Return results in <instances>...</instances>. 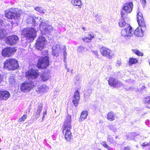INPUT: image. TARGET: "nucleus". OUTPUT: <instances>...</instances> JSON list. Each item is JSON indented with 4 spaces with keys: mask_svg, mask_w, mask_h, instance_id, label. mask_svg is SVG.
Segmentation results:
<instances>
[{
    "mask_svg": "<svg viewBox=\"0 0 150 150\" xmlns=\"http://www.w3.org/2000/svg\"><path fill=\"white\" fill-rule=\"evenodd\" d=\"M71 116L67 115L63 125V132L64 134L65 138L67 141H70L72 139L71 129Z\"/></svg>",
    "mask_w": 150,
    "mask_h": 150,
    "instance_id": "f257e3e1",
    "label": "nucleus"
},
{
    "mask_svg": "<svg viewBox=\"0 0 150 150\" xmlns=\"http://www.w3.org/2000/svg\"><path fill=\"white\" fill-rule=\"evenodd\" d=\"M21 35L25 37L27 39L30 40V41H33L36 38V31L33 27L24 28L21 31Z\"/></svg>",
    "mask_w": 150,
    "mask_h": 150,
    "instance_id": "f03ea898",
    "label": "nucleus"
},
{
    "mask_svg": "<svg viewBox=\"0 0 150 150\" xmlns=\"http://www.w3.org/2000/svg\"><path fill=\"white\" fill-rule=\"evenodd\" d=\"M19 67L17 61L13 58H9L6 60L4 63V69L9 70H13Z\"/></svg>",
    "mask_w": 150,
    "mask_h": 150,
    "instance_id": "7ed1b4c3",
    "label": "nucleus"
},
{
    "mask_svg": "<svg viewBox=\"0 0 150 150\" xmlns=\"http://www.w3.org/2000/svg\"><path fill=\"white\" fill-rule=\"evenodd\" d=\"M20 15V13L15 8H11L6 10L5 12V16L8 19L15 20L18 18Z\"/></svg>",
    "mask_w": 150,
    "mask_h": 150,
    "instance_id": "20e7f679",
    "label": "nucleus"
},
{
    "mask_svg": "<svg viewBox=\"0 0 150 150\" xmlns=\"http://www.w3.org/2000/svg\"><path fill=\"white\" fill-rule=\"evenodd\" d=\"M34 86V84L33 81H26L21 85V89L23 92H28L30 91Z\"/></svg>",
    "mask_w": 150,
    "mask_h": 150,
    "instance_id": "39448f33",
    "label": "nucleus"
},
{
    "mask_svg": "<svg viewBox=\"0 0 150 150\" xmlns=\"http://www.w3.org/2000/svg\"><path fill=\"white\" fill-rule=\"evenodd\" d=\"M40 29L42 34H49L53 30V28L50 25H47L45 23L42 22L40 25Z\"/></svg>",
    "mask_w": 150,
    "mask_h": 150,
    "instance_id": "423d86ee",
    "label": "nucleus"
},
{
    "mask_svg": "<svg viewBox=\"0 0 150 150\" xmlns=\"http://www.w3.org/2000/svg\"><path fill=\"white\" fill-rule=\"evenodd\" d=\"M49 65L48 57H42L38 60L37 66L39 68H45Z\"/></svg>",
    "mask_w": 150,
    "mask_h": 150,
    "instance_id": "0eeeda50",
    "label": "nucleus"
},
{
    "mask_svg": "<svg viewBox=\"0 0 150 150\" xmlns=\"http://www.w3.org/2000/svg\"><path fill=\"white\" fill-rule=\"evenodd\" d=\"M133 4L132 2H127L124 4L121 11L122 17L124 18V16L125 14L124 11L127 13H131L133 9Z\"/></svg>",
    "mask_w": 150,
    "mask_h": 150,
    "instance_id": "6e6552de",
    "label": "nucleus"
},
{
    "mask_svg": "<svg viewBox=\"0 0 150 150\" xmlns=\"http://www.w3.org/2000/svg\"><path fill=\"white\" fill-rule=\"evenodd\" d=\"M100 52L103 56L110 59H111L114 55V54L111 50L105 47H103L100 48Z\"/></svg>",
    "mask_w": 150,
    "mask_h": 150,
    "instance_id": "1a4fd4ad",
    "label": "nucleus"
},
{
    "mask_svg": "<svg viewBox=\"0 0 150 150\" xmlns=\"http://www.w3.org/2000/svg\"><path fill=\"white\" fill-rule=\"evenodd\" d=\"M16 50L14 48L7 47L3 49L1 52V54L3 57H10Z\"/></svg>",
    "mask_w": 150,
    "mask_h": 150,
    "instance_id": "9d476101",
    "label": "nucleus"
},
{
    "mask_svg": "<svg viewBox=\"0 0 150 150\" xmlns=\"http://www.w3.org/2000/svg\"><path fill=\"white\" fill-rule=\"evenodd\" d=\"M26 77L29 80L33 79H37L38 76V73L35 70L32 69H29L25 73Z\"/></svg>",
    "mask_w": 150,
    "mask_h": 150,
    "instance_id": "9b49d317",
    "label": "nucleus"
},
{
    "mask_svg": "<svg viewBox=\"0 0 150 150\" xmlns=\"http://www.w3.org/2000/svg\"><path fill=\"white\" fill-rule=\"evenodd\" d=\"M45 43V39L42 35L40 36L37 40L36 44V48L40 50L42 49Z\"/></svg>",
    "mask_w": 150,
    "mask_h": 150,
    "instance_id": "f8f14e48",
    "label": "nucleus"
},
{
    "mask_svg": "<svg viewBox=\"0 0 150 150\" xmlns=\"http://www.w3.org/2000/svg\"><path fill=\"white\" fill-rule=\"evenodd\" d=\"M127 27V28L122 30L121 35H122L124 36L126 39H128L133 34V31L132 30V28L130 26Z\"/></svg>",
    "mask_w": 150,
    "mask_h": 150,
    "instance_id": "ddd939ff",
    "label": "nucleus"
},
{
    "mask_svg": "<svg viewBox=\"0 0 150 150\" xmlns=\"http://www.w3.org/2000/svg\"><path fill=\"white\" fill-rule=\"evenodd\" d=\"M19 38L16 35H13L7 37L6 40V44L13 45L16 44L18 42Z\"/></svg>",
    "mask_w": 150,
    "mask_h": 150,
    "instance_id": "4468645a",
    "label": "nucleus"
},
{
    "mask_svg": "<svg viewBox=\"0 0 150 150\" xmlns=\"http://www.w3.org/2000/svg\"><path fill=\"white\" fill-rule=\"evenodd\" d=\"M109 84L112 86L117 88L122 86V84L120 81L115 79L112 78H110L108 81Z\"/></svg>",
    "mask_w": 150,
    "mask_h": 150,
    "instance_id": "2eb2a0df",
    "label": "nucleus"
},
{
    "mask_svg": "<svg viewBox=\"0 0 150 150\" xmlns=\"http://www.w3.org/2000/svg\"><path fill=\"white\" fill-rule=\"evenodd\" d=\"M137 17L139 26L140 27H142L144 29H145L146 24L142 13L139 12L137 13Z\"/></svg>",
    "mask_w": 150,
    "mask_h": 150,
    "instance_id": "dca6fc26",
    "label": "nucleus"
},
{
    "mask_svg": "<svg viewBox=\"0 0 150 150\" xmlns=\"http://www.w3.org/2000/svg\"><path fill=\"white\" fill-rule=\"evenodd\" d=\"M5 25L2 20L0 19V28L4 26ZM8 34V32L4 29H0V39H2L6 37Z\"/></svg>",
    "mask_w": 150,
    "mask_h": 150,
    "instance_id": "f3484780",
    "label": "nucleus"
},
{
    "mask_svg": "<svg viewBox=\"0 0 150 150\" xmlns=\"http://www.w3.org/2000/svg\"><path fill=\"white\" fill-rule=\"evenodd\" d=\"M80 100V93L78 90H76L74 93L72 102L75 106L77 105Z\"/></svg>",
    "mask_w": 150,
    "mask_h": 150,
    "instance_id": "a211bd4d",
    "label": "nucleus"
},
{
    "mask_svg": "<svg viewBox=\"0 0 150 150\" xmlns=\"http://www.w3.org/2000/svg\"><path fill=\"white\" fill-rule=\"evenodd\" d=\"M146 29V27L145 29H143L142 27L139 26L134 31V34L139 37H142L143 35L144 32Z\"/></svg>",
    "mask_w": 150,
    "mask_h": 150,
    "instance_id": "6ab92c4d",
    "label": "nucleus"
},
{
    "mask_svg": "<svg viewBox=\"0 0 150 150\" xmlns=\"http://www.w3.org/2000/svg\"><path fill=\"white\" fill-rule=\"evenodd\" d=\"M10 94L7 91H0V100H7L9 98Z\"/></svg>",
    "mask_w": 150,
    "mask_h": 150,
    "instance_id": "aec40b11",
    "label": "nucleus"
},
{
    "mask_svg": "<svg viewBox=\"0 0 150 150\" xmlns=\"http://www.w3.org/2000/svg\"><path fill=\"white\" fill-rule=\"evenodd\" d=\"M95 35L93 33H89L88 37L83 38L82 39L84 42L89 43L94 38Z\"/></svg>",
    "mask_w": 150,
    "mask_h": 150,
    "instance_id": "412c9836",
    "label": "nucleus"
},
{
    "mask_svg": "<svg viewBox=\"0 0 150 150\" xmlns=\"http://www.w3.org/2000/svg\"><path fill=\"white\" fill-rule=\"evenodd\" d=\"M71 3L74 6H78L80 8L82 4L81 0H71Z\"/></svg>",
    "mask_w": 150,
    "mask_h": 150,
    "instance_id": "4be33fe9",
    "label": "nucleus"
},
{
    "mask_svg": "<svg viewBox=\"0 0 150 150\" xmlns=\"http://www.w3.org/2000/svg\"><path fill=\"white\" fill-rule=\"evenodd\" d=\"M42 108V105L40 103L37 108V111L35 113V117L36 118H38L40 117V113L41 112Z\"/></svg>",
    "mask_w": 150,
    "mask_h": 150,
    "instance_id": "5701e85b",
    "label": "nucleus"
},
{
    "mask_svg": "<svg viewBox=\"0 0 150 150\" xmlns=\"http://www.w3.org/2000/svg\"><path fill=\"white\" fill-rule=\"evenodd\" d=\"M122 19L120 20L119 23V26L121 27H125L126 28L127 27H129V26H130L129 24L126 23L124 19H123L124 18H122Z\"/></svg>",
    "mask_w": 150,
    "mask_h": 150,
    "instance_id": "b1692460",
    "label": "nucleus"
},
{
    "mask_svg": "<svg viewBox=\"0 0 150 150\" xmlns=\"http://www.w3.org/2000/svg\"><path fill=\"white\" fill-rule=\"evenodd\" d=\"M59 50V46L56 45V46H54L52 47V54L53 56L57 57L58 56V51Z\"/></svg>",
    "mask_w": 150,
    "mask_h": 150,
    "instance_id": "393cba45",
    "label": "nucleus"
},
{
    "mask_svg": "<svg viewBox=\"0 0 150 150\" xmlns=\"http://www.w3.org/2000/svg\"><path fill=\"white\" fill-rule=\"evenodd\" d=\"M88 115V112L86 111H82L80 117L79 119V121L81 122L86 119Z\"/></svg>",
    "mask_w": 150,
    "mask_h": 150,
    "instance_id": "a878e982",
    "label": "nucleus"
},
{
    "mask_svg": "<svg viewBox=\"0 0 150 150\" xmlns=\"http://www.w3.org/2000/svg\"><path fill=\"white\" fill-rule=\"evenodd\" d=\"M107 119L110 121H113L115 119V114L112 112H110L107 114Z\"/></svg>",
    "mask_w": 150,
    "mask_h": 150,
    "instance_id": "bb28decb",
    "label": "nucleus"
},
{
    "mask_svg": "<svg viewBox=\"0 0 150 150\" xmlns=\"http://www.w3.org/2000/svg\"><path fill=\"white\" fill-rule=\"evenodd\" d=\"M139 135V134L135 132H132L128 133L127 137V138L129 139L133 140L135 137Z\"/></svg>",
    "mask_w": 150,
    "mask_h": 150,
    "instance_id": "cd10ccee",
    "label": "nucleus"
},
{
    "mask_svg": "<svg viewBox=\"0 0 150 150\" xmlns=\"http://www.w3.org/2000/svg\"><path fill=\"white\" fill-rule=\"evenodd\" d=\"M49 77V74L47 73H44L42 74L40 76L41 79L43 81H45L48 80Z\"/></svg>",
    "mask_w": 150,
    "mask_h": 150,
    "instance_id": "c85d7f7f",
    "label": "nucleus"
},
{
    "mask_svg": "<svg viewBox=\"0 0 150 150\" xmlns=\"http://www.w3.org/2000/svg\"><path fill=\"white\" fill-rule=\"evenodd\" d=\"M77 49V52L80 53H83L87 50L86 48L82 45L78 47Z\"/></svg>",
    "mask_w": 150,
    "mask_h": 150,
    "instance_id": "c756f323",
    "label": "nucleus"
},
{
    "mask_svg": "<svg viewBox=\"0 0 150 150\" xmlns=\"http://www.w3.org/2000/svg\"><path fill=\"white\" fill-rule=\"evenodd\" d=\"M27 21L28 24H32L33 25H35V21L33 17H30L29 18H27Z\"/></svg>",
    "mask_w": 150,
    "mask_h": 150,
    "instance_id": "7c9ffc66",
    "label": "nucleus"
},
{
    "mask_svg": "<svg viewBox=\"0 0 150 150\" xmlns=\"http://www.w3.org/2000/svg\"><path fill=\"white\" fill-rule=\"evenodd\" d=\"M40 88V91L42 92H46L48 90V87L46 85L41 86Z\"/></svg>",
    "mask_w": 150,
    "mask_h": 150,
    "instance_id": "2f4dec72",
    "label": "nucleus"
},
{
    "mask_svg": "<svg viewBox=\"0 0 150 150\" xmlns=\"http://www.w3.org/2000/svg\"><path fill=\"white\" fill-rule=\"evenodd\" d=\"M8 83L10 86H12L15 83V80L14 76L13 75H11L8 79Z\"/></svg>",
    "mask_w": 150,
    "mask_h": 150,
    "instance_id": "473e14b6",
    "label": "nucleus"
},
{
    "mask_svg": "<svg viewBox=\"0 0 150 150\" xmlns=\"http://www.w3.org/2000/svg\"><path fill=\"white\" fill-rule=\"evenodd\" d=\"M138 62V60L135 58H130L129 61V65H132L133 64H135Z\"/></svg>",
    "mask_w": 150,
    "mask_h": 150,
    "instance_id": "72a5a7b5",
    "label": "nucleus"
},
{
    "mask_svg": "<svg viewBox=\"0 0 150 150\" xmlns=\"http://www.w3.org/2000/svg\"><path fill=\"white\" fill-rule=\"evenodd\" d=\"M101 145L105 148H106L108 150H110L111 148L107 144L105 141H102L101 143Z\"/></svg>",
    "mask_w": 150,
    "mask_h": 150,
    "instance_id": "f704fd0d",
    "label": "nucleus"
},
{
    "mask_svg": "<svg viewBox=\"0 0 150 150\" xmlns=\"http://www.w3.org/2000/svg\"><path fill=\"white\" fill-rule=\"evenodd\" d=\"M132 51L134 53H135L136 54L138 55V56H142L143 55V54L138 50H132Z\"/></svg>",
    "mask_w": 150,
    "mask_h": 150,
    "instance_id": "c9c22d12",
    "label": "nucleus"
},
{
    "mask_svg": "<svg viewBox=\"0 0 150 150\" xmlns=\"http://www.w3.org/2000/svg\"><path fill=\"white\" fill-rule=\"evenodd\" d=\"M35 10L38 11L40 13H44V10L41 7H37L35 8Z\"/></svg>",
    "mask_w": 150,
    "mask_h": 150,
    "instance_id": "e433bc0d",
    "label": "nucleus"
},
{
    "mask_svg": "<svg viewBox=\"0 0 150 150\" xmlns=\"http://www.w3.org/2000/svg\"><path fill=\"white\" fill-rule=\"evenodd\" d=\"M27 117V115H26L24 114L18 120L19 122H21L25 121V120L26 119Z\"/></svg>",
    "mask_w": 150,
    "mask_h": 150,
    "instance_id": "4c0bfd02",
    "label": "nucleus"
},
{
    "mask_svg": "<svg viewBox=\"0 0 150 150\" xmlns=\"http://www.w3.org/2000/svg\"><path fill=\"white\" fill-rule=\"evenodd\" d=\"M144 101L145 104L150 103V96H148L145 98Z\"/></svg>",
    "mask_w": 150,
    "mask_h": 150,
    "instance_id": "58836bf2",
    "label": "nucleus"
},
{
    "mask_svg": "<svg viewBox=\"0 0 150 150\" xmlns=\"http://www.w3.org/2000/svg\"><path fill=\"white\" fill-rule=\"evenodd\" d=\"M107 140L110 143H112L113 142V138L112 136L110 135H108L107 137Z\"/></svg>",
    "mask_w": 150,
    "mask_h": 150,
    "instance_id": "ea45409f",
    "label": "nucleus"
},
{
    "mask_svg": "<svg viewBox=\"0 0 150 150\" xmlns=\"http://www.w3.org/2000/svg\"><path fill=\"white\" fill-rule=\"evenodd\" d=\"M96 17V20L97 22L100 23L101 22L102 18L100 16L97 14Z\"/></svg>",
    "mask_w": 150,
    "mask_h": 150,
    "instance_id": "a19ab883",
    "label": "nucleus"
},
{
    "mask_svg": "<svg viewBox=\"0 0 150 150\" xmlns=\"http://www.w3.org/2000/svg\"><path fill=\"white\" fill-rule=\"evenodd\" d=\"M110 129L113 132H115L116 131V127L113 125H110L109 126Z\"/></svg>",
    "mask_w": 150,
    "mask_h": 150,
    "instance_id": "79ce46f5",
    "label": "nucleus"
},
{
    "mask_svg": "<svg viewBox=\"0 0 150 150\" xmlns=\"http://www.w3.org/2000/svg\"><path fill=\"white\" fill-rule=\"evenodd\" d=\"M92 90L91 89H88L87 91V92L86 93V96H89L92 93Z\"/></svg>",
    "mask_w": 150,
    "mask_h": 150,
    "instance_id": "37998d69",
    "label": "nucleus"
},
{
    "mask_svg": "<svg viewBox=\"0 0 150 150\" xmlns=\"http://www.w3.org/2000/svg\"><path fill=\"white\" fill-rule=\"evenodd\" d=\"M91 52L93 54L95 55L96 57L97 58H98L99 56L97 51H94L92 50L91 51Z\"/></svg>",
    "mask_w": 150,
    "mask_h": 150,
    "instance_id": "c03bdc74",
    "label": "nucleus"
},
{
    "mask_svg": "<svg viewBox=\"0 0 150 150\" xmlns=\"http://www.w3.org/2000/svg\"><path fill=\"white\" fill-rule=\"evenodd\" d=\"M148 145L150 146V141L149 143H147L146 142L143 143L141 145V146L143 147H146Z\"/></svg>",
    "mask_w": 150,
    "mask_h": 150,
    "instance_id": "a18cd8bd",
    "label": "nucleus"
},
{
    "mask_svg": "<svg viewBox=\"0 0 150 150\" xmlns=\"http://www.w3.org/2000/svg\"><path fill=\"white\" fill-rule=\"evenodd\" d=\"M121 64H122V63L120 60H117V61L116 64V66L119 67V66H120L121 65Z\"/></svg>",
    "mask_w": 150,
    "mask_h": 150,
    "instance_id": "49530a36",
    "label": "nucleus"
},
{
    "mask_svg": "<svg viewBox=\"0 0 150 150\" xmlns=\"http://www.w3.org/2000/svg\"><path fill=\"white\" fill-rule=\"evenodd\" d=\"M123 150H130V148L128 146L125 147L124 148Z\"/></svg>",
    "mask_w": 150,
    "mask_h": 150,
    "instance_id": "de8ad7c7",
    "label": "nucleus"
},
{
    "mask_svg": "<svg viewBox=\"0 0 150 150\" xmlns=\"http://www.w3.org/2000/svg\"><path fill=\"white\" fill-rule=\"evenodd\" d=\"M141 3L143 4H145L146 3V1L145 0H140Z\"/></svg>",
    "mask_w": 150,
    "mask_h": 150,
    "instance_id": "09e8293b",
    "label": "nucleus"
},
{
    "mask_svg": "<svg viewBox=\"0 0 150 150\" xmlns=\"http://www.w3.org/2000/svg\"><path fill=\"white\" fill-rule=\"evenodd\" d=\"M3 79V76L1 74H0V83H1V82L2 81Z\"/></svg>",
    "mask_w": 150,
    "mask_h": 150,
    "instance_id": "8fccbe9b",
    "label": "nucleus"
},
{
    "mask_svg": "<svg viewBox=\"0 0 150 150\" xmlns=\"http://www.w3.org/2000/svg\"><path fill=\"white\" fill-rule=\"evenodd\" d=\"M46 111H45L44 112L43 114V117H42V119L45 117V114H46Z\"/></svg>",
    "mask_w": 150,
    "mask_h": 150,
    "instance_id": "3c124183",
    "label": "nucleus"
},
{
    "mask_svg": "<svg viewBox=\"0 0 150 150\" xmlns=\"http://www.w3.org/2000/svg\"><path fill=\"white\" fill-rule=\"evenodd\" d=\"M149 122V120H147L146 122H145V123L146 125H148Z\"/></svg>",
    "mask_w": 150,
    "mask_h": 150,
    "instance_id": "603ef678",
    "label": "nucleus"
},
{
    "mask_svg": "<svg viewBox=\"0 0 150 150\" xmlns=\"http://www.w3.org/2000/svg\"><path fill=\"white\" fill-rule=\"evenodd\" d=\"M67 55V53L66 52H64V60H65V58H66V55Z\"/></svg>",
    "mask_w": 150,
    "mask_h": 150,
    "instance_id": "864d4df0",
    "label": "nucleus"
},
{
    "mask_svg": "<svg viewBox=\"0 0 150 150\" xmlns=\"http://www.w3.org/2000/svg\"><path fill=\"white\" fill-rule=\"evenodd\" d=\"M145 88V86H143L141 88V89L140 90V91H142V90H143V89H144Z\"/></svg>",
    "mask_w": 150,
    "mask_h": 150,
    "instance_id": "5fc2aeb1",
    "label": "nucleus"
},
{
    "mask_svg": "<svg viewBox=\"0 0 150 150\" xmlns=\"http://www.w3.org/2000/svg\"><path fill=\"white\" fill-rule=\"evenodd\" d=\"M66 69H67L68 71H69V69L68 68H67V67H65Z\"/></svg>",
    "mask_w": 150,
    "mask_h": 150,
    "instance_id": "6e6d98bb",
    "label": "nucleus"
},
{
    "mask_svg": "<svg viewBox=\"0 0 150 150\" xmlns=\"http://www.w3.org/2000/svg\"><path fill=\"white\" fill-rule=\"evenodd\" d=\"M82 29L84 30H86V28L85 27H83Z\"/></svg>",
    "mask_w": 150,
    "mask_h": 150,
    "instance_id": "4d7b16f0",
    "label": "nucleus"
},
{
    "mask_svg": "<svg viewBox=\"0 0 150 150\" xmlns=\"http://www.w3.org/2000/svg\"><path fill=\"white\" fill-rule=\"evenodd\" d=\"M11 24H12H12H13V21H11Z\"/></svg>",
    "mask_w": 150,
    "mask_h": 150,
    "instance_id": "13d9d810",
    "label": "nucleus"
},
{
    "mask_svg": "<svg viewBox=\"0 0 150 150\" xmlns=\"http://www.w3.org/2000/svg\"><path fill=\"white\" fill-rule=\"evenodd\" d=\"M65 59H66V58H65V60H64V61H66Z\"/></svg>",
    "mask_w": 150,
    "mask_h": 150,
    "instance_id": "bf43d9fd",
    "label": "nucleus"
},
{
    "mask_svg": "<svg viewBox=\"0 0 150 150\" xmlns=\"http://www.w3.org/2000/svg\"><path fill=\"white\" fill-rule=\"evenodd\" d=\"M28 112H30V110L29 109L28 110Z\"/></svg>",
    "mask_w": 150,
    "mask_h": 150,
    "instance_id": "052dcab7",
    "label": "nucleus"
},
{
    "mask_svg": "<svg viewBox=\"0 0 150 150\" xmlns=\"http://www.w3.org/2000/svg\"><path fill=\"white\" fill-rule=\"evenodd\" d=\"M97 150H101L100 149H98Z\"/></svg>",
    "mask_w": 150,
    "mask_h": 150,
    "instance_id": "680f3d73",
    "label": "nucleus"
}]
</instances>
